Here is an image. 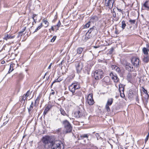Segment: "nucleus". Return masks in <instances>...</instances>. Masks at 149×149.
I'll list each match as a JSON object with an SVG mask.
<instances>
[{"label": "nucleus", "instance_id": "nucleus-1", "mask_svg": "<svg viewBox=\"0 0 149 149\" xmlns=\"http://www.w3.org/2000/svg\"><path fill=\"white\" fill-rule=\"evenodd\" d=\"M42 141L45 144V146L51 147L52 149H63L64 143L60 141H56L53 142L50 137L47 136L43 137Z\"/></svg>", "mask_w": 149, "mask_h": 149}, {"label": "nucleus", "instance_id": "nucleus-2", "mask_svg": "<svg viewBox=\"0 0 149 149\" xmlns=\"http://www.w3.org/2000/svg\"><path fill=\"white\" fill-rule=\"evenodd\" d=\"M62 124L65 130L64 132H66L67 134L70 133L72 132V127L68 121L67 120H64L63 121Z\"/></svg>", "mask_w": 149, "mask_h": 149}, {"label": "nucleus", "instance_id": "nucleus-3", "mask_svg": "<svg viewBox=\"0 0 149 149\" xmlns=\"http://www.w3.org/2000/svg\"><path fill=\"white\" fill-rule=\"evenodd\" d=\"M94 75L96 80L100 79L104 77L103 71L101 70H97L94 72Z\"/></svg>", "mask_w": 149, "mask_h": 149}, {"label": "nucleus", "instance_id": "nucleus-4", "mask_svg": "<svg viewBox=\"0 0 149 149\" xmlns=\"http://www.w3.org/2000/svg\"><path fill=\"white\" fill-rule=\"evenodd\" d=\"M74 63L77 73H80L84 67L83 63L81 61H79L75 62Z\"/></svg>", "mask_w": 149, "mask_h": 149}, {"label": "nucleus", "instance_id": "nucleus-5", "mask_svg": "<svg viewBox=\"0 0 149 149\" xmlns=\"http://www.w3.org/2000/svg\"><path fill=\"white\" fill-rule=\"evenodd\" d=\"M80 88L79 85L76 83H73L69 87L70 91L72 93L75 92V90L78 89Z\"/></svg>", "mask_w": 149, "mask_h": 149}, {"label": "nucleus", "instance_id": "nucleus-6", "mask_svg": "<svg viewBox=\"0 0 149 149\" xmlns=\"http://www.w3.org/2000/svg\"><path fill=\"white\" fill-rule=\"evenodd\" d=\"M131 61L132 64L136 68L138 67L139 64V58L134 57L132 58Z\"/></svg>", "mask_w": 149, "mask_h": 149}, {"label": "nucleus", "instance_id": "nucleus-7", "mask_svg": "<svg viewBox=\"0 0 149 149\" xmlns=\"http://www.w3.org/2000/svg\"><path fill=\"white\" fill-rule=\"evenodd\" d=\"M87 101L89 105H92L94 104V102L93 99V94L88 95L87 97Z\"/></svg>", "mask_w": 149, "mask_h": 149}, {"label": "nucleus", "instance_id": "nucleus-8", "mask_svg": "<svg viewBox=\"0 0 149 149\" xmlns=\"http://www.w3.org/2000/svg\"><path fill=\"white\" fill-rule=\"evenodd\" d=\"M136 73H129L127 75V78L130 81L133 80L136 77Z\"/></svg>", "mask_w": 149, "mask_h": 149}, {"label": "nucleus", "instance_id": "nucleus-9", "mask_svg": "<svg viewBox=\"0 0 149 149\" xmlns=\"http://www.w3.org/2000/svg\"><path fill=\"white\" fill-rule=\"evenodd\" d=\"M125 67L126 69L129 71H133L134 70L133 67L129 63H126Z\"/></svg>", "mask_w": 149, "mask_h": 149}, {"label": "nucleus", "instance_id": "nucleus-10", "mask_svg": "<svg viewBox=\"0 0 149 149\" xmlns=\"http://www.w3.org/2000/svg\"><path fill=\"white\" fill-rule=\"evenodd\" d=\"M114 1V0H109L106 5V6H108L109 8L111 9L113 7Z\"/></svg>", "mask_w": 149, "mask_h": 149}, {"label": "nucleus", "instance_id": "nucleus-11", "mask_svg": "<svg viewBox=\"0 0 149 149\" xmlns=\"http://www.w3.org/2000/svg\"><path fill=\"white\" fill-rule=\"evenodd\" d=\"M95 31H97L96 27L95 26H93L88 30V32L86 33V36H88V34H91V33H93Z\"/></svg>", "mask_w": 149, "mask_h": 149}, {"label": "nucleus", "instance_id": "nucleus-12", "mask_svg": "<svg viewBox=\"0 0 149 149\" xmlns=\"http://www.w3.org/2000/svg\"><path fill=\"white\" fill-rule=\"evenodd\" d=\"M82 115V112L80 111H76L74 113V117L76 118H79Z\"/></svg>", "mask_w": 149, "mask_h": 149}, {"label": "nucleus", "instance_id": "nucleus-13", "mask_svg": "<svg viewBox=\"0 0 149 149\" xmlns=\"http://www.w3.org/2000/svg\"><path fill=\"white\" fill-rule=\"evenodd\" d=\"M52 106L51 105H49L47 106L44 110V111L43 114L45 115H46L48 111L51 109L52 108Z\"/></svg>", "mask_w": 149, "mask_h": 149}, {"label": "nucleus", "instance_id": "nucleus-14", "mask_svg": "<svg viewBox=\"0 0 149 149\" xmlns=\"http://www.w3.org/2000/svg\"><path fill=\"white\" fill-rule=\"evenodd\" d=\"M15 37V36H12L10 35H8V34H7L5 35L4 39L6 40H7L9 39L13 38Z\"/></svg>", "mask_w": 149, "mask_h": 149}, {"label": "nucleus", "instance_id": "nucleus-15", "mask_svg": "<svg viewBox=\"0 0 149 149\" xmlns=\"http://www.w3.org/2000/svg\"><path fill=\"white\" fill-rule=\"evenodd\" d=\"M56 132L60 134H66V132H64L65 131L63 130L62 128H58Z\"/></svg>", "mask_w": 149, "mask_h": 149}, {"label": "nucleus", "instance_id": "nucleus-16", "mask_svg": "<svg viewBox=\"0 0 149 149\" xmlns=\"http://www.w3.org/2000/svg\"><path fill=\"white\" fill-rule=\"evenodd\" d=\"M98 19L97 17L94 16L92 17L90 19L91 21L94 22L97 21Z\"/></svg>", "mask_w": 149, "mask_h": 149}, {"label": "nucleus", "instance_id": "nucleus-17", "mask_svg": "<svg viewBox=\"0 0 149 149\" xmlns=\"http://www.w3.org/2000/svg\"><path fill=\"white\" fill-rule=\"evenodd\" d=\"M148 1H146L143 4V6L146 8L147 10H149V6L148 4Z\"/></svg>", "mask_w": 149, "mask_h": 149}, {"label": "nucleus", "instance_id": "nucleus-18", "mask_svg": "<svg viewBox=\"0 0 149 149\" xmlns=\"http://www.w3.org/2000/svg\"><path fill=\"white\" fill-rule=\"evenodd\" d=\"M112 79L115 82H117L119 80V79L116 75H115L114 76H113Z\"/></svg>", "mask_w": 149, "mask_h": 149}, {"label": "nucleus", "instance_id": "nucleus-19", "mask_svg": "<svg viewBox=\"0 0 149 149\" xmlns=\"http://www.w3.org/2000/svg\"><path fill=\"white\" fill-rule=\"evenodd\" d=\"M60 112H61V114L63 115V116H67L68 117L69 116L65 112V111H64V109L62 108H61L60 109Z\"/></svg>", "mask_w": 149, "mask_h": 149}, {"label": "nucleus", "instance_id": "nucleus-20", "mask_svg": "<svg viewBox=\"0 0 149 149\" xmlns=\"http://www.w3.org/2000/svg\"><path fill=\"white\" fill-rule=\"evenodd\" d=\"M33 102H32L31 103V104L29 108H28V111L29 113H30L31 110L33 109Z\"/></svg>", "mask_w": 149, "mask_h": 149}, {"label": "nucleus", "instance_id": "nucleus-21", "mask_svg": "<svg viewBox=\"0 0 149 149\" xmlns=\"http://www.w3.org/2000/svg\"><path fill=\"white\" fill-rule=\"evenodd\" d=\"M113 102V99L112 98L109 99L107 102L106 104L111 105L112 103Z\"/></svg>", "mask_w": 149, "mask_h": 149}, {"label": "nucleus", "instance_id": "nucleus-22", "mask_svg": "<svg viewBox=\"0 0 149 149\" xmlns=\"http://www.w3.org/2000/svg\"><path fill=\"white\" fill-rule=\"evenodd\" d=\"M42 22L45 24V27H47L48 26L49 23L46 19H43Z\"/></svg>", "mask_w": 149, "mask_h": 149}, {"label": "nucleus", "instance_id": "nucleus-23", "mask_svg": "<svg viewBox=\"0 0 149 149\" xmlns=\"http://www.w3.org/2000/svg\"><path fill=\"white\" fill-rule=\"evenodd\" d=\"M14 65V64L13 63L10 65V69L8 72L9 73L11 72L14 69L13 68Z\"/></svg>", "mask_w": 149, "mask_h": 149}, {"label": "nucleus", "instance_id": "nucleus-24", "mask_svg": "<svg viewBox=\"0 0 149 149\" xmlns=\"http://www.w3.org/2000/svg\"><path fill=\"white\" fill-rule=\"evenodd\" d=\"M149 61V57L148 56H144L143 59V61L145 63H148Z\"/></svg>", "mask_w": 149, "mask_h": 149}, {"label": "nucleus", "instance_id": "nucleus-25", "mask_svg": "<svg viewBox=\"0 0 149 149\" xmlns=\"http://www.w3.org/2000/svg\"><path fill=\"white\" fill-rule=\"evenodd\" d=\"M40 95H39L37 97V98L36 99V100L35 102V106L36 104L37 105H38V104L39 101L40 100Z\"/></svg>", "mask_w": 149, "mask_h": 149}, {"label": "nucleus", "instance_id": "nucleus-26", "mask_svg": "<svg viewBox=\"0 0 149 149\" xmlns=\"http://www.w3.org/2000/svg\"><path fill=\"white\" fill-rule=\"evenodd\" d=\"M119 90L120 92H122V93H124V88L122 85H119Z\"/></svg>", "mask_w": 149, "mask_h": 149}, {"label": "nucleus", "instance_id": "nucleus-27", "mask_svg": "<svg viewBox=\"0 0 149 149\" xmlns=\"http://www.w3.org/2000/svg\"><path fill=\"white\" fill-rule=\"evenodd\" d=\"M83 50V48L81 47H79L77 50V53L78 54H81Z\"/></svg>", "mask_w": 149, "mask_h": 149}, {"label": "nucleus", "instance_id": "nucleus-28", "mask_svg": "<svg viewBox=\"0 0 149 149\" xmlns=\"http://www.w3.org/2000/svg\"><path fill=\"white\" fill-rule=\"evenodd\" d=\"M122 27L123 29L125 28V27L126 25L125 22L124 20H123L122 21Z\"/></svg>", "mask_w": 149, "mask_h": 149}, {"label": "nucleus", "instance_id": "nucleus-29", "mask_svg": "<svg viewBox=\"0 0 149 149\" xmlns=\"http://www.w3.org/2000/svg\"><path fill=\"white\" fill-rule=\"evenodd\" d=\"M143 51L144 54H148V49L144 47L143 49Z\"/></svg>", "mask_w": 149, "mask_h": 149}, {"label": "nucleus", "instance_id": "nucleus-30", "mask_svg": "<svg viewBox=\"0 0 149 149\" xmlns=\"http://www.w3.org/2000/svg\"><path fill=\"white\" fill-rule=\"evenodd\" d=\"M104 81L106 82H108L109 81V77L106 76L104 78Z\"/></svg>", "mask_w": 149, "mask_h": 149}, {"label": "nucleus", "instance_id": "nucleus-31", "mask_svg": "<svg viewBox=\"0 0 149 149\" xmlns=\"http://www.w3.org/2000/svg\"><path fill=\"white\" fill-rule=\"evenodd\" d=\"M42 23H41L40 24V25L35 30V31L33 33H35L36 32H37L38 30L40 29L41 27H42Z\"/></svg>", "mask_w": 149, "mask_h": 149}, {"label": "nucleus", "instance_id": "nucleus-32", "mask_svg": "<svg viewBox=\"0 0 149 149\" xmlns=\"http://www.w3.org/2000/svg\"><path fill=\"white\" fill-rule=\"evenodd\" d=\"M81 137L82 139H83L84 138H88V136L87 134H84L82 135L81 136Z\"/></svg>", "mask_w": 149, "mask_h": 149}, {"label": "nucleus", "instance_id": "nucleus-33", "mask_svg": "<svg viewBox=\"0 0 149 149\" xmlns=\"http://www.w3.org/2000/svg\"><path fill=\"white\" fill-rule=\"evenodd\" d=\"M91 22L90 21L88 22L84 26V28H88L90 25Z\"/></svg>", "mask_w": 149, "mask_h": 149}, {"label": "nucleus", "instance_id": "nucleus-34", "mask_svg": "<svg viewBox=\"0 0 149 149\" xmlns=\"http://www.w3.org/2000/svg\"><path fill=\"white\" fill-rule=\"evenodd\" d=\"M109 105H108L107 104H106L105 106V108L107 111V112H109L110 111V108L109 107Z\"/></svg>", "mask_w": 149, "mask_h": 149}, {"label": "nucleus", "instance_id": "nucleus-35", "mask_svg": "<svg viewBox=\"0 0 149 149\" xmlns=\"http://www.w3.org/2000/svg\"><path fill=\"white\" fill-rule=\"evenodd\" d=\"M37 16V15L36 14H33L32 17V18L34 21V22H35V23H36V20H37L36 18H35L36 16Z\"/></svg>", "mask_w": 149, "mask_h": 149}, {"label": "nucleus", "instance_id": "nucleus-36", "mask_svg": "<svg viewBox=\"0 0 149 149\" xmlns=\"http://www.w3.org/2000/svg\"><path fill=\"white\" fill-rule=\"evenodd\" d=\"M133 92L132 91L130 92V94H129V97L130 99H132L133 97Z\"/></svg>", "mask_w": 149, "mask_h": 149}, {"label": "nucleus", "instance_id": "nucleus-37", "mask_svg": "<svg viewBox=\"0 0 149 149\" xmlns=\"http://www.w3.org/2000/svg\"><path fill=\"white\" fill-rule=\"evenodd\" d=\"M92 36V34H88V35L86 36V34L85 35L86 38L87 39H89Z\"/></svg>", "mask_w": 149, "mask_h": 149}, {"label": "nucleus", "instance_id": "nucleus-38", "mask_svg": "<svg viewBox=\"0 0 149 149\" xmlns=\"http://www.w3.org/2000/svg\"><path fill=\"white\" fill-rule=\"evenodd\" d=\"M120 96L122 98H124L125 96L124 93H122V92H120Z\"/></svg>", "mask_w": 149, "mask_h": 149}, {"label": "nucleus", "instance_id": "nucleus-39", "mask_svg": "<svg viewBox=\"0 0 149 149\" xmlns=\"http://www.w3.org/2000/svg\"><path fill=\"white\" fill-rule=\"evenodd\" d=\"M56 38V36H54L53 38L51 39V42H54Z\"/></svg>", "mask_w": 149, "mask_h": 149}, {"label": "nucleus", "instance_id": "nucleus-40", "mask_svg": "<svg viewBox=\"0 0 149 149\" xmlns=\"http://www.w3.org/2000/svg\"><path fill=\"white\" fill-rule=\"evenodd\" d=\"M58 78L55 79V80H54V81L52 83V85H51V86H52L53 84L55 83V82H58Z\"/></svg>", "mask_w": 149, "mask_h": 149}, {"label": "nucleus", "instance_id": "nucleus-41", "mask_svg": "<svg viewBox=\"0 0 149 149\" xmlns=\"http://www.w3.org/2000/svg\"><path fill=\"white\" fill-rule=\"evenodd\" d=\"M135 20L130 19L129 20V22L131 23L134 24L135 23Z\"/></svg>", "mask_w": 149, "mask_h": 149}, {"label": "nucleus", "instance_id": "nucleus-42", "mask_svg": "<svg viewBox=\"0 0 149 149\" xmlns=\"http://www.w3.org/2000/svg\"><path fill=\"white\" fill-rule=\"evenodd\" d=\"M117 66L115 65H112L111 66V68L112 70H113L114 69H115V68L117 67Z\"/></svg>", "mask_w": 149, "mask_h": 149}, {"label": "nucleus", "instance_id": "nucleus-43", "mask_svg": "<svg viewBox=\"0 0 149 149\" xmlns=\"http://www.w3.org/2000/svg\"><path fill=\"white\" fill-rule=\"evenodd\" d=\"M29 93H30V91H28L26 93V94H25V95L24 94V95L26 97H28L29 96Z\"/></svg>", "mask_w": 149, "mask_h": 149}, {"label": "nucleus", "instance_id": "nucleus-44", "mask_svg": "<svg viewBox=\"0 0 149 149\" xmlns=\"http://www.w3.org/2000/svg\"><path fill=\"white\" fill-rule=\"evenodd\" d=\"M117 69L116 70V71L118 73H119L120 72V68L118 67L117 66L116 67Z\"/></svg>", "mask_w": 149, "mask_h": 149}, {"label": "nucleus", "instance_id": "nucleus-45", "mask_svg": "<svg viewBox=\"0 0 149 149\" xmlns=\"http://www.w3.org/2000/svg\"><path fill=\"white\" fill-rule=\"evenodd\" d=\"M22 100H25L26 99L27 97L25 96L24 94V95L22 96Z\"/></svg>", "mask_w": 149, "mask_h": 149}, {"label": "nucleus", "instance_id": "nucleus-46", "mask_svg": "<svg viewBox=\"0 0 149 149\" xmlns=\"http://www.w3.org/2000/svg\"><path fill=\"white\" fill-rule=\"evenodd\" d=\"M61 24V23L60 21H59L58 22V24L56 25V26L57 27H59L60 26Z\"/></svg>", "mask_w": 149, "mask_h": 149}, {"label": "nucleus", "instance_id": "nucleus-47", "mask_svg": "<svg viewBox=\"0 0 149 149\" xmlns=\"http://www.w3.org/2000/svg\"><path fill=\"white\" fill-rule=\"evenodd\" d=\"M149 136H148V135H147L146 138L145 139V142H146L147 141H148V139Z\"/></svg>", "mask_w": 149, "mask_h": 149}, {"label": "nucleus", "instance_id": "nucleus-48", "mask_svg": "<svg viewBox=\"0 0 149 149\" xmlns=\"http://www.w3.org/2000/svg\"><path fill=\"white\" fill-rule=\"evenodd\" d=\"M110 76L111 77V78H112V77H113V76H115V75H114L112 73H111L110 74Z\"/></svg>", "mask_w": 149, "mask_h": 149}, {"label": "nucleus", "instance_id": "nucleus-49", "mask_svg": "<svg viewBox=\"0 0 149 149\" xmlns=\"http://www.w3.org/2000/svg\"><path fill=\"white\" fill-rule=\"evenodd\" d=\"M95 136H96L97 139V140L99 139V134H95Z\"/></svg>", "mask_w": 149, "mask_h": 149}, {"label": "nucleus", "instance_id": "nucleus-50", "mask_svg": "<svg viewBox=\"0 0 149 149\" xmlns=\"http://www.w3.org/2000/svg\"><path fill=\"white\" fill-rule=\"evenodd\" d=\"M136 101L138 103H139V99L138 96L136 97Z\"/></svg>", "mask_w": 149, "mask_h": 149}, {"label": "nucleus", "instance_id": "nucleus-51", "mask_svg": "<svg viewBox=\"0 0 149 149\" xmlns=\"http://www.w3.org/2000/svg\"><path fill=\"white\" fill-rule=\"evenodd\" d=\"M65 62V61L64 60H63L61 62V63L60 64V65H62L63 63Z\"/></svg>", "mask_w": 149, "mask_h": 149}, {"label": "nucleus", "instance_id": "nucleus-52", "mask_svg": "<svg viewBox=\"0 0 149 149\" xmlns=\"http://www.w3.org/2000/svg\"><path fill=\"white\" fill-rule=\"evenodd\" d=\"M25 29H26V27H25L20 32V33H22V32H23L25 30Z\"/></svg>", "mask_w": 149, "mask_h": 149}, {"label": "nucleus", "instance_id": "nucleus-53", "mask_svg": "<svg viewBox=\"0 0 149 149\" xmlns=\"http://www.w3.org/2000/svg\"><path fill=\"white\" fill-rule=\"evenodd\" d=\"M143 91L145 93H147V94H148V93H147V91L146 90H145V89H144V91Z\"/></svg>", "mask_w": 149, "mask_h": 149}, {"label": "nucleus", "instance_id": "nucleus-54", "mask_svg": "<svg viewBox=\"0 0 149 149\" xmlns=\"http://www.w3.org/2000/svg\"><path fill=\"white\" fill-rule=\"evenodd\" d=\"M52 65V63H51L50 64V65H49V66L48 67V69H50L51 68V66Z\"/></svg>", "mask_w": 149, "mask_h": 149}, {"label": "nucleus", "instance_id": "nucleus-55", "mask_svg": "<svg viewBox=\"0 0 149 149\" xmlns=\"http://www.w3.org/2000/svg\"><path fill=\"white\" fill-rule=\"evenodd\" d=\"M117 10L120 12H122V10H121L120 9H119L118 8H117Z\"/></svg>", "mask_w": 149, "mask_h": 149}, {"label": "nucleus", "instance_id": "nucleus-56", "mask_svg": "<svg viewBox=\"0 0 149 149\" xmlns=\"http://www.w3.org/2000/svg\"><path fill=\"white\" fill-rule=\"evenodd\" d=\"M54 93H55L54 92L51 93V94L52 95H54Z\"/></svg>", "mask_w": 149, "mask_h": 149}, {"label": "nucleus", "instance_id": "nucleus-57", "mask_svg": "<svg viewBox=\"0 0 149 149\" xmlns=\"http://www.w3.org/2000/svg\"><path fill=\"white\" fill-rule=\"evenodd\" d=\"M51 29L52 30H54V27L52 26L51 28Z\"/></svg>", "mask_w": 149, "mask_h": 149}, {"label": "nucleus", "instance_id": "nucleus-58", "mask_svg": "<svg viewBox=\"0 0 149 149\" xmlns=\"http://www.w3.org/2000/svg\"><path fill=\"white\" fill-rule=\"evenodd\" d=\"M5 62V61H3L2 62V64H3Z\"/></svg>", "mask_w": 149, "mask_h": 149}, {"label": "nucleus", "instance_id": "nucleus-59", "mask_svg": "<svg viewBox=\"0 0 149 149\" xmlns=\"http://www.w3.org/2000/svg\"><path fill=\"white\" fill-rule=\"evenodd\" d=\"M58 81H58V82H60V81H61V79H59L58 78Z\"/></svg>", "mask_w": 149, "mask_h": 149}, {"label": "nucleus", "instance_id": "nucleus-60", "mask_svg": "<svg viewBox=\"0 0 149 149\" xmlns=\"http://www.w3.org/2000/svg\"><path fill=\"white\" fill-rule=\"evenodd\" d=\"M34 22H34V21H33V22H32V25H33L34 24Z\"/></svg>", "mask_w": 149, "mask_h": 149}, {"label": "nucleus", "instance_id": "nucleus-61", "mask_svg": "<svg viewBox=\"0 0 149 149\" xmlns=\"http://www.w3.org/2000/svg\"><path fill=\"white\" fill-rule=\"evenodd\" d=\"M116 69H117L116 68H115V69H114L113 70H115L116 71Z\"/></svg>", "mask_w": 149, "mask_h": 149}, {"label": "nucleus", "instance_id": "nucleus-62", "mask_svg": "<svg viewBox=\"0 0 149 149\" xmlns=\"http://www.w3.org/2000/svg\"><path fill=\"white\" fill-rule=\"evenodd\" d=\"M147 135H148V136H149V132H148V134Z\"/></svg>", "mask_w": 149, "mask_h": 149}, {"label": "nucleus", "instance_id": "nucleus-63", "mask_svg": "<svg viewBox=\"0 0 149 149\" xmlns=\"http://www.w3.org/2000/svg\"><path fill=\"white\" fill-rule=\"evenodd\" d=\"M115 16H116V15H115H115H113V17H115Z\"/></svg>", "mask_w": 149, "mask_h": 149}, {"label": "nucleus", "instance_id": "nucleus-64", "mask_svg": "<svg viewBox=\"0 0 149 149\" xmlns=\"http://www.w3.org/2000/svg\"><path fill=\"white\" fill-rule=\"evenodd\" d=\"M115 16H116V15H115H115H113V17H115Z\"/></svg>", "mask_w": 149, "mask_h": 149}]
</instances>
